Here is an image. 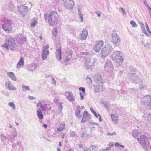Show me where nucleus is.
<instances>
[{
	"label": "nucleus",
	"mask_w": 151,
	"mask_h": 151,
	"mask_svg": "<svg viewBox=\"0 0 151 151\" xmlns=\"http://www.w3.org/2000/svg\"><path fill=\"white\" fill-rule=\"evenodd\" d=\"M78 14L79 15V17L80 19L81 20V22H83V13H82L81 11V10H78Z\"/></svg>",
	"instance_id": "2f4dec72"
},
{
	"label": "nucleus",
	"mask_w": 151,
	"mask_h": 151,
	"mask_svg": "<svg viewBox=\"0 0 151 151\" xmlns=\"http://www.w3.org/2000/svg\"><path fill=\"white\" fill-rule=\"evenodd\" d=\"M4 46L7 49H9L10 48L11 50H14L16 47V43L12 37L8 39L7 43H5L4 44Z\"/></svg>",
	"instance_id": "0eeeda50"
},
{
	"label": "nucleus",
	"mask_w": 151,
	"mask_h": 151,
	"mask_svg": "<svg viewBox=\"0 0 151 151\" xmlns=\"http://www.w3.org/2000/svg\"><path fill=\"white\" fill-rule=\"evenodd\" d=\"M113 50L112 46L109 44L105 45L102 48L101 51V57L103 58L107 56Z\"/></svg>",
	"instance_id": "f03ea898"
},
{
	"label": "nucleus",
	"mask_w": 151,
	"mask_h": 151,
	"mask_svg": "<svg viewBox=\"0 0 151 151\" xmlns=\"http://www.w3.org/2000/svg\"><path fill=\"white\" fill-rule=\"evenodd\" d=\"M37 113L39 119L40 120L42 119L44 117L42 111L41 110H38L37 111Z\"/></svg>",
	"instance_id": "cd10ccee"
},
{
	"label": "nucleus",
	"mask_w": 151,
	"mask_h": 151,
	"mask_svg": "<svg viewBox=\"0 0 151 151\" xmlns=\"http://www.w3.org/2000/svg\"><path fill=\"white\" fill-rule=\"evenodd\" d=\"M122 55V52L119 51L114 52L112 55L113 60L115 61L116 63L118 66L120 65L122 63L123 59Z\"/></svg>",
	"instance_id": "f257e3e1"
},
{
	"label": "nucleus",
	"mask_w": 151,
	"mask_h": 151,
	"mask_svg": "<svg viewBox=\"0 0 151 151\" xmlns=\"http://www.w3.org/2000/svg\"><path fill=\"white\" fill-rule=\"evenodd\" d=\"M75 133L74 131H72L70 134V136L74 137L75 135Z\"/></svg>",
	"instance_id": "680f3d73"
},
{
	"label": "nucleus",
	"mask_w": 151,
	"mask_h": 151,
	"mask_svg": "<svg viewBox=\"0 0 151 151\" xmlns=\"http://www.w3.org/2000/svg\"><path fill=\"white\" fill-rule=\"evenodd\" d=\"M65 95L68 100L70 102H72L75 100V97L71 92L66 91Z\"/></svg>",
	"instance_id": "6ab92c4d"
},
{
	"label": "nucleus",
	"mask_w": 151,
	"mask_h": 151,
	"mask_svg": "<svg viewBox=\"0 0 151 151\" xmlns=\"http://www.w3.org/2000/svg\"><path fill=\"white\" fill-rule=\"evenodd\" d=\"M145 151H147L149 148V145L147 137L144 135L140 136L139 140L138 141Z\"/></svg>",
	"instance_id": "423d86ee"
},
{
	"label": "nucleus",
	"mask_w": 151,
	"mask_h": 151,
	"mask_svg": "<svg viewBox=\"0 0 151 151\" xmlns=\"http://www.w3.org/2000/svg\"><path fill=\"white\" fill-rule=\"evenodd\" d=\"M1 139L2 142L4 144V145H5V144H6V141L7 139L5 137L1 136Z\"/></svg>",
	"instance_id": "79ce46f5"
},
{
	"label": "nucleus",
	"mask_w": 151,
	"mask_h": 151,
	"mask_svg": "<svg viewBox=\"0 0 151 151\" xmlns=\"http://www.w3.org/2000/svg\"><path fill=\"white\" fill-rule=\"evenodd\" d=\"M43 103L40 107L38 110H41V111L44 112L46 111L47 108V106H49L52 103L50 101L47 99H45L43 100Z\"/></svg>",
	"instance_id": "9b49d317"
},
{
	"label": "nucleus",
	"mask_w": 151,
	"mask_h": 151,
	"mask_svg": "<svg viewBox=\"0 0 151 151\" xmlns=\"http://www.w3.org/2000/svg\"><path fill=\"white\" fill-rule=\"evenodd\" d=\"M104 68L105 70L106 71L110 73L112 72L114 68L110 59H107L106 62L105 63Z\"/></svg>",
	"instance_id": "6e6552de"
},
{
	"label": "nucleus",
	"mask_w": 151,
	"mask_h": 151,
	"mask_svg": "<svg viewBox=\"0 0 151 151\" xmlns=\"http://www.w3.org/2000/svg\"><path fill=\"white\" fill-rule=\"evenodd\" d=\"M111 42L114 45H116L120 42V40L117 33L115 32H114L111 34Z\"/></svg>",
	"instance_id": "ddd939ff"
},
{
	"label": "nucleus",
	"mask_w": 151,
	"mask_h": 151,
	"mask_svg": "<svg viewBox=\"0 0 151 151\" xmlns=\"http://www.w3.org/2000/svg\"><path fill=\"white\" fill-rule=\"evenodd\" d=\"M141 105L145 109L151 107V96L149 95H146L141 99Z\"/></svg>",
	"instance_id": "7ed1b4c3"
},
{
	"label": "nucleus",
	"mask_w": 151,
	"mask_h": 151,
	"mask_svg": "<svg viewBox=\"0 0 151 151\" xmlns=\"http://www.w3.org/2000/svg\"><path fill=\"white\" fill-rule=\"evenodd\" d=\"M51 82L54 85H55L56 84V81L55 80L54 78H52Z\"/></svg>",
	"instance_id": "6e6d98bb"
},
{
	"label": "nucleus",
	"mask_w": 151,
	"mask_h": 151,
	"mask_svg": "<svg viewBox=\"0 0 151 151\" xmlns=\"http://www.w3.org/2000/svg\"><path fill=\"white\" fill-rule=\"evenodd\" d=\"M94 81L97 83L102 84L103 80L101 75L99 74H97L95 75L94 77Z\"/></svg>",
	"instance_id": "4be33fe9"
},
{
	"label": "nucleus",
	"mask_w": 151,
	"mask_h": 151,
	"mask_svg": "<svg viewBox=\"0 0 151 151\" xmlns=\"http://www.w3.org/2000/svg\"><path fill=\"white\" fill-rule=\"evenodd\" d=\"M28 9V7L27 6H24V5L19 6H18V9Z\"/></svg>",
	"instance_id": "f704fd0d"
},
{
	"label": "nucleus",
	"mask_w": 151,
	"mask_h": 151,
	"mask_svg": "<svg viewBox=\"0 0 151 151\" xmlns=\"http://www.w3.org/2000/svg\"><path fill=\"white\" fill-rule=\"evenodd\" d=\"M83 8L82 6L78 4V9H81Z\"/></svg>",
	"instance_id": "e2e57ef3"
},
{
	"label": "nucleus",
	"mask_w": 151,
	"mask_h": 151,
	"mask_svg": "<svg viewBox=\"0 0 151 151\" xmlns=\"http://www.w3.org/2000/svg\"><path fill=\"white\" fill-rule=\"evenodd\" d=\"M58 14L57 12L54 11L50 12L48 16V22L52 26L56 24L58 21Z\"/></svg>",
	"instance_id": "20e7f679"
},
{
	"label": "nucleus",
	"mask_w": 151,
	"mask_h": 151,
	"mask_svg": "<svg viewBox=\"0 0 151 151\" xmlns=\"http://www.w3.org/2000/svg\"><path fill=\"white\" fill-rule=\"evenodd\" d=\"M58 29L56 28H54L53 30V34L55 37H56L57 35Z\"/></svg>",
	"instance_id": "e433bc0d"
},
{
	"label": "nucleus",
	"mask_w": 151,
	"mask_h": 151,
	"mask_svg": "<svg viewBox=\"0 0 151 151\" xmlns=\"http://www.w3.org/2000/svg\"><path fill=\"white\" fill-rule=\"evenodd\" d=\"M11 151H23V146L20 142L14 143Z\"/></svg>",
	"instance_id": "4468645a"
},
{
	"label": "nucleus",
	"mask_w": 151,
	"mask_h": 151,
	"mask_svg": "<svg viewBox=\"0 0 151 151\" xmlns=\"http://www.w3.org/2000/svg\"><path fill=\"white\" fill-rule=\"evenodd\" d=\"M43 103V101L42 102L40 101H39L38 102L37 104V107H38L40 106H40L42 105Z\"/></svg>",
	"instance_id": "8fccbe9b"
},
{
	"label": "nucleus",
	"mask_w": 151,
	"mask_h": 151,
	"mask_svg": "<svg viewBox=\"0 0 151 151\" xmlns=\"http://www.w3.org/2000/svg\"><path fill=\"white\" fill-rule=\"evenodd\" d=\"M130 23L133 27H136L137 26V24L134 21H130Z\"/></svg>",
	"instance_id": "ea45409f"
},
{
	"label": "nucleus",
	"mask_w": 151,
	"mask_h": 151,
	"mask_svg": "<svg viewBox=\"0 0 151 151\" xmlns=\"http://www.w3.org/2000/svg\"><path fill=\"white\" fill-rule=\"evenodd\" d=\"M111 117L112 120L114 121H116L117 120V118L116 117V116L114 114H112Z\"/></svg>",
	"instance_id": "c03bdc74"
},
{
	"label": "nucleus",
	"mask_w": 151,
	"mask_h": 151,
	"mask_svg": "<svg viewBox=\"0 0 151 151\" xmlns=\"http://www.w3.org/2000/svg\"><path fill=\"white\" fill-rule=\"evenodd\" d=\"M81 110L76 109L75 111L76 116L78 118H80L81 117L82 115L80 114Z\"/></svg>",
	"instance_id": "c85d7f7f"
},
{
	"label": "nucleus",
	"mask_w": 151,
	"mask_h": 151,
	"mask_svg": "<svg viewBox=\"0 0 151 151\" xmlns=\"http://www.w3.org/2000/svg\"><path fill=\"white\" fill-rule=\"evenodd\" d=\"M110 150L109 148H106L105 149L101 150V151H109Z\"/></svg>",
	"instance_id": "052dcab7"
},
{
	"label": "nucleus",
	"mask_w": 151,
	"mask_h": 151,
	"mask_svg": "<svg viewBox=\"0 0 151 151\" xmlns=\"http://www.w3.org/2000/svg\"><path fill=\"white\" fill-rule=\"evenodd\" d=\"M90 110L91 112L95 116L96 118L98 117V115L97 114V113L96 112L94 111L92 107H90Z\"/></svg>",
	"instance_id": "a19ab883"
},
{
	"label": "nucleus",
	"mask_w": 151,
	"mask_h": 151,
	"mask_svg": "<svg viewBox=\"0 0 151 151\" xmlns=\"http://www.w3.org/2000/svg\"><path fill=\"white\" fill-rule=\"evenodd\" d=\"M124 84V81H121V83H120L119 84L120 86H121L122 87V86H124V85L123 84Z\"/></svg>",
	"instance_id": "774afa93"
},
{
	"label": "nucleus",
	"mask_w": 151,
	"mask_h": 151,
	"mask_svg": "<svg viewBox=\"0 0 151 151\" xmlns=\"http://www.w3.org/2000/svg\"><path fill=\"white\" fill-rule=\"evenodd\" d=\"M95 148H96L95 146L94 145H92L88 148L91 151L92 150H93V149H94Z\"/></svg>",
	"instance_id": "5fc2aeb1"
},
{
	"label": "nucleus",
	"mask_w": 151,
	"mask_h": 151,
	"mask_svg": "<svg viewBox=\"0 0 151 151\" xmlns=\"http://www.w3.org/2000/svg\"><path fill=\"white\" fill-rule=\"evenodd\" d=\"M26 40V37L22 34H19L17 35L16 39L17 43L20 45L23 44Z\"/></svg>",
	"instance_id": "f3484780"
},
{
	"label": "nucleus",
	"mask_w": 151,
	"mask_h": 151,
	"mask_svg": "<svg viewBox=\"0 0 151 151\" xmlns=\"http://www.w3.org/2000/svg\"><path fill=\"white\" fill-rule=\"evenodd\" d=\"M145 25L146 28V29L148 32L150 34V35H151V31L150 30L149 27L148 25L147 24V22H146L145 23Z\"/></svg>",
	"instance_id": "37998d69"
},
{
	"label": "nucleus",
	"mask_w": 151,
	"mask_h": 151,
	"mask_svg": "<svg viewBox=\"0 0 151 151\" xmlns=\"http://www.w3.org/2000/svg\"><path fill=\"white\" fill-rule=\"evenodd\" d=\"M128 69L132 73L133 72H134L136 70V69H134V68L132 66H129L128 68Z\"/></svg>",
	"instance_id": "58836bf2"
},
{
	"label": "nucleus",
	"mask_w": 151,
	"mask_h": 151,
	"mask_svg": "<svg viewBox=\"0 0 151 151\" xmlns=\"http://www.w3.org/2000/svg\"><path fill=\"white\" fill-rule=\"evenodd\" d=\"M94 63V60L91 58L87 57L85 62V66L87 69H89Z\"/></svg>",
	"instance_id": "f8f14e48"
},
{
	"label": "nucleus",
	"mask_w": 151,
	"mask_h": 151,
	"mask_svg": "<svg viewBox=\"0 0 151 151\" xmlns=\"http://www.w3.org/2000/svg\"><path fill=\"white\" fill-rule=\"evenodd\" d=\"M9 105L12 107L13 108V110H14L15 109V106L13 102H10L8 104Z\"/></svg>",
	"instance_id": "4c0bfd02"
},
{
	"label": "nucleus",
	"mask_w": 151,
	"mask_h": 151,
	"mask_svg": "<svg viewBox=\"0 0 151 151\" xmlns=\"http://www.w3.org/2000/svg\"><path fill=\"white\" fill-rule=\"evenodd\" d=\"M11 134L13 137H15L17 136V132L15 130V128L12 131Z\"/></svg>",
	"instance_id": "7c9ffc66"
},
{
	"label": "nucleus",
	"mask_w": 151,
	"mask_h": 151,
	"mask_svg": "<svg viewBox=\"0 0 151 151\" xmlns=\"http://www.w3.org/2000/svg\"><path fill=\"white\" fill-rule=\"evenodd\" d=\"M72 56V55L71 53L68 52V54L66 58L65 62H67L69 61L71 58Z\"/></svg>",
	"instance_id": "72a5a7b5"
},
{
	"label": "nucleus",
	"mask_w": 151,
	"mask_h": 151,
	"mask_svg": "<svg viewBox=\"0 0 151 151\" xmlns=\"http://www.w3.org/2000/svg\"><path fill=\"white\" fill-rule=\"evenodd\" d=\"M91 118V115L87 111H84L81 122L82 123H84L86 122L87 120L90 119Z\"/></svg>",
	"instance_id": "412c9836"
},
{
	"label": "nucleus",
	"mask_w": 151,
	"mask_h": 151,
	"mask_svg": "<svg viewBox=\"0 0 151 151\" xmlns=\"http://www.w3.org/2000/svg\"><path fill=\"white\" fill-rule=\"evenodd\" d=\"M57 47H59L57 48L56 50V57L58 61H60L61 58V46L60 44V43L58 44Z\"/></svg>",
	"instance_id": "a211bd4d"
},
{
	"label": "nucleus",
	"mask_w": 151,
	"mask_h": 151,
	"mask_svg": "<svg viewBox=\"0 0 151 151\" xmlns=\"http://www.w3.org/2000/svg\"><path fill=\"white\" fill-rule=\"evenodd\" d=\"M129 78L133 83L137 84L141 81L142 79L134 73H131L129 75Z\"/></svg>",
	"instance_id": "1a4fd4ad"
},
{
	"label": "nucleus",
	"mask_w": 151,
	"mask_h": 151,
	"mask_svg": "<svg viewBox=\"0 0 151 151\" xmlns=\"http://www.w3.org/2000/svg\"><path fill=\"white\" fill-rule=\"evenodd\" d=\"M80 91H81L83 93H85V89L83 87H80L79 88Z\"/></svg>",
	"instance_id": "3c124183"
},
{
	"label": "nucleus",
	"mask_w": 151,
	"mask_h": 151,
	"mask_svg": "<svg viewBox=\"0 0 151 151\" xmlns=\"http://www.w3.org/2000/svg\"><path fill=\"white\" fill-rule=\"evenodd\" d=\"M120 12L123 15H124L126 14V12L125 11V10H120Z\"/></svg>",
	"instance_id": "bf43d9fd"
},
{
	"label": "nucleus",
	"mask_w": 151,
	"mask_h": 151,
	"mask_svg": "<svg viewBox=\"0 0 151 151\" xmlns=\"http://www.w3.org/2000/svg\"><path fill=\"white\" fill-rule=\"evenodd\" d=\"M62 103L61 102H59L58 104V108L60 113H61L62 110Z\"/></svg>",
	"instance_id": "c9c22d12"
},
{
	"label": "nucleus",
	"mask_w": 151,
	"mask_h": 151,
	"mask_svg": "<svg viewBox=\"0 0 151 151\" xmlns=\"http://www.w3.org/2000/svg\"><path fill=\"white\" fill-rule=\"evenodd\" d=\"M89 123L90 124H91V125H97V126L98 125V124L97 123H96L90 122Z\"/></svg>",
	"instance_id": "0e129e2a"
},
{
	"label": "nucleus",
	"mask_w": 151,
	"mask_h": 151,
	"mask_svg": "<svg viewBox=\"0 0 151 151\" xmlns=\"http://www.w3.org/2000/svg\"><path fill=\"white\" fill-rule=\"evenodd\" d=\"M79 94L80 96V99L81 100H82L84 99V95L81 92H79Z\"/></svg>",
	"instance_id": "4d7b16f0"
},
{
	"label": "nucleus",
	"mask_w": 151,
	"mask_h": 151,
	"mask_svg": "<svg viewBox=\"0 0 151 151\" xmlns=\"http://www.w3.org/2000/svg\"><path fill=\"white\" fill-rule=\"evenodd\" d=\"M116 134L115 132H113V133H111L108 132V133L107 134V135L108 136H112L114 135H116Z\"/></svg>",
	"instance_id": "09e8293b"
},
{
	"label": "nucleus",
	"mask_w": 151,
	"mask_h": 151,
	"mask_svg": "<svg viewBox=\"0 0 151 151\" xmlns=\"http://www.w3.org/2000/svg\"><path fill=\"white\" fill-rule=\"evenodd\" d=\"M65 123H63L62 124H60V127L63 130L65 128Z\"/></svg>",
	"instance_id": "13d9d810"
},
{
	"label": "nucleus",
	"mask_w": 151,
	"mask_h": 151,
	"mask_svg": "<svg viewBox=\"0 0 151 151\" xmlns=\"http://www.w3.org/2000/svg\"><path fill=\"white\" fill-rule=\"evenodd\" d=\"M142 31L146 36H149L148 34L146 31L145 29H143L142 30Z\"/></svg>",
	"instance_id": "864d4df0"
},
{
	"label": "nucleus",
	"mask_w": 151,
	"mask_h": 151,
	"mask_svg": "<svg viewBox=\"0 0 151 151\" xmlns=\"http://www.w3.org/2000/svg\"><path fill=\"white\" fill-rule=\"evenodd\" d=\"M22 88L23 89H25L27 90H29V87L28 86L23 85L22 86Z\"/></svg>",
	"instance_id": "49530a36"
},
{
	"label": "nucleus",
	"mask_w": 151,
	"mask_h": 151,
	"mask_svg": "<svg viewBox=\"0 0 151 151\" xmlns=\"http://www.w3.org/2000/svg\"><path fill=\"white\" fill-rule=\"evenodd\" d=\"M28 98L30 100H32L33 99H35V97L33 96H29L28 97Z\"/></svg>",
	"instance_id": "69168bd1"
},
{
	"label": "nucleus",
	"mask_w": 151,
	"mask_h": 151,
	"mask_svg": "<svg viewBox=\"0 0 151 151\" xmlns=\"http://www.w3.org/2000/svg\"><path fill=\"white\" fill-rule=\"evenodd\" d=\"M2 27L3 29L6 32H9L12 29V21L6 18L3 20Z\"/></svg>",
	"instance_id": "39448f33"
},
{
	"label": "nucleus",
	"mask_w": 151,
	"mask_h": 151,
	"mask_svg": "<svg viewBox=\"0 0 151 151\" xmlns=\"http://www.w3.org/2000/svg\"><path fill=\"white\" fill-rule=\"evenodd\" d=\"M139 88L140 89H144L146 88V86H145L142 83L140 86H139Z\"/></svg>",
	"instance_id": "a18cd8bd"
},
{
	"label": "nucleus",
	"mask_w": 151,
	"mask_h": 151,
	"mask_svg": "<svg viewBox=\"0 0 151 151\" xmlns=\"http://www.w3.org/2000/svg\"><path fill=\"white\" fill-rule=\"evenodd\" d=\"M88 32L86 27L84 29L80 34V37L81 40H85L88 36Z\"/></svg>",
	"instance_id": "aec40b11"
},
{
	"label": "nucleus",
	"mask_w": 151,
	"mask_h": 151,
	"mask_svg": "<svg viewBox=\"0 0 151 151\" xmlns=\"http://www.w3.org/2000/svg\"><path fill=\"white\" fill-rule=\"evenodd\" d=\"M144 46L145 48L147 49H149L150 48V44L149 43H147L146 44H145Z\"/></svg>",
	"instance_id": "de8ad7c7"
},
{
	"label": "nucleus",
	"mask_w": 151,
	"mask_h": 151,
	"mask_svg": "<svg viewBox=\"0 0 151 151\" xmlns=\"http://www.w3.org/2000/svg\"><path fill=\"white\" fill-rule=\"evenodd\" d=\"M64 6L68 9H72L74 5L73 0H63Z\"/></svg>",
	"instance_id": "2eb2a0df"
},
{
	"label": "nucleus",
	"mask_w": 151,
	"mask_h": 151,
	"mask_svg": "<svg viewBox=\"0 0 151 151\" xmlns=\"http://www.w3.org/2000/svg\"><path fill=\"white\" fill-rule=\"evenodd\" d=\"M101 104H104V105L107 108L108 107V106L106 104L105 101H104L103 100H102L101 101Z\"/></svg>",
	"instance_id": "603ef678"
},
{
	"label": "nucleus",
	"mask_w": 151,
	"mask_h": 151,
	"mask_svg": "<svg viewBox=\"0 0 151 151\" xmlns=\"http://www.w3.org/2000/svg\"><path fill=\"white\" fill-rule=\"evenodd\" d=\"M132 136L135 138L137 139L138 141L139 140V137L140 136L139 133L138 131L136 130H134L132 132Z\"/></svg>",
	"instance_id": "b1692460"
},
{
	"label": "nucleus",
	"mask_w": 151,
	"mask_h": 151,
	"mask_svg": "<svg viewBox=\"0 0 151 151\" xmlns=\"http://www.w3.org/2000/svg\"><path fill=\"white\" fill-rule=\"evenodd\" d=\"M24 64V59L22 57L20 58V60L17 64V68H18L23 66Z\"/></svg>",
	"instance_id": "393cba45"
},
{
	"label": "nucleus",
	"mask_w": 151,
	"mask_h": 151,
	"mask_svg": "<svg viewBox=\"0 0 151 151\" xmlns=\"http://www.w3.org/2000/svg\"><path fill=\"white\" fill-rule=\"evenodd\" d=\"M28 10H19V12L23 17L25 16Z\"/></svg>",
	"instance_id": "c756f323"
},
{
	"label": "nucleus",
	"mask_w": 151,
	"mask_h": 151,
	"mask_svg": "<svg viewBox=\"0 0 151 151\" xmlns=\"http://www.w3.org/2000/svg\"><path fill=\"white\" fill-rule=\"evenodd\" d=\"M63 130V129H62L60 127H59L57 129V131H59V132H60V131H62Z\"/></svg>",
	"instance_id": "338daca9"
},
{
	"label": "nucleus",
	"mask_w": 151,
	"mask_h": 151,
	"mask_svg": "<svg viewBox=\"0 0 151 151\" xmlns=\"http://www.w3.org/2000/svg\"><path fill=\"white\" fill-rule=\"evenodd\" d=\"M7 75L11 79L14 81L16 80V78L15 77L14 74L13 72H8Z\"/></svg>",
	"instance_id": "a878e982"
},
{
	"label": "nucleus",
	"mask_w": 151,
	"mask_h": 151,
	"mask_svg": "<svg viewBox=\"0 0 151 151\" xmlns=\"http://www.w3.org/2000/svg\"><path fill=\"white\" fill-rule=\"evenodd\" d=\"M5 86L6 87H8V89L9 90H13L14 89H16V88H15L14 86H12V85L10 81H9L8 83H6Z\"/></svg>",
	"instance_id": "bb28decb"
},
{
	"label": "nucleus",
	"mask_w": 151,
	"mask_h": 151,
	"mask_svg": "<svg viewBox=\"0 0 151 151\" xmlns=\"http://www.w3.org/2000/svg\"><path fill=\"white\" fill-rule=\"evenodd\" d=\"M37 22V19H34V20L33 21H32V22L30 23V25L32 27L35 26L36 25V24Z\"/></svg>",
	"instance_id": "473e14b6"
},
{
	"label": "nucleus",
	"mask_w": 151,
	"mask_h": 151,
	"mask_svg": "<svg viewBox=\"0 0 151 151\" xmlns=\"http://www.w3.org/2000/svg\"><path fill=\"white\" fill-rule=\"evenodd\" d=\"M104 45V42L102 40L96 41L93 45V48L96 52H99Z\"/></svg>",
	"instance_id": "9d476101"
},
{
	"label": "nucleus",
	"mask_w": 151,
	"mask_h": 151,
	"mask_svg": "<svg viewBox=\"0 0 151 151\" xmlns=\"http://www.w3.org/2000/svg\"><path fill=\"white\" fill-rule=\"evenodd\" d=\"M49 46L47 45L46 46H43L42 48V58L43 60H45L47 58V56L48 55L49 51L48 49Z\"/></svg>",
	"instance_id": "dca6fc26"
},
{
	"label": "nucleus",
	"mask_w": 151,
	"mask_h": 151,
	"mask_svg": "<svg viewBox=\"0 0 151 151\" xmlns=\"http://www.w3.org/2000/svg\"><path fill=\"white\" fill-rule=\"evenodd\" d=\"M37 64L33 63L31 64L28 65L27 68L28 70L29 71H32L34 70L37 67Z\"/></svg>",
	"instance_id": "5701e85b"
}]
</instances>
